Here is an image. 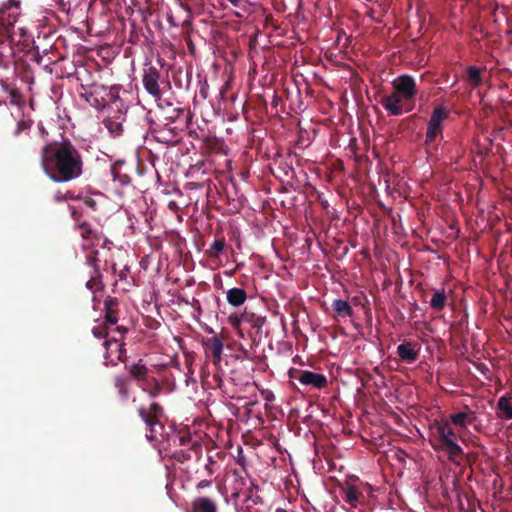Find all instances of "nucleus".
I'll use <instances>...</instances> for the list:
<instances>
[{"label":"nucleus","instance_id":"f3484780","mask_svg":"<svg viewBox=\"0 0 512 512\" xmlns=\"http://www.w3.org/2000/svg\"><path fill=\"white\" fill-rule=\"evenodd\" d=\"M111 175L115 182H118L121 186H127L131 183V177L128 172L126 162L123 160L116 161L110 169Z\"/></svg>","mask_w":512,"mask_h":512},{"label":"nucleus","instance_id":"7c9ffc66","mask_svg":"<svg viewBox=\"0 0 512 512\" xmlns=\"http://www.w3.org/2000/svg\"><path fill=\"white\" fill-rule=\"evenodd\" d=\"M468 79L473 87H479L482 84L480 69L475 66H469L467 69Z\"/></svg>","mask_w":512,"mask_h":512},{"label":"nucleus","instance_id":"4468645a","mask_svg":"<svg viewBox=\"0 0 512 512\" xmlns=\"http://www.w3.org/2000/svg\"><path fill=\"white\" fill-rule=\"evenodd\" d=\"M433 433L435 437H437L439 444L437 446H443L448 441L455 440L456 434L452 427L450 426V423L445 422H436L432 426Z\"/></svg>","mask_w":512,"mask_h":512},{"label":"nucleus","instance_id":"72a5a7b5","mask_svg":"<svg viewBox=\"0 0 512 512\" xmlns=\"http://www.w3.org/2000/svg\"><path fill=\"white\" fill-rule=\"evenodd\" d=\"M29 127H30V124L27 121H25V120L19 121L16 125L14 135H19L22 131L28 129Z\"/></svg>","mask_w":512,"mask_h":512},{"label":"nucleus","instance_id":"aec40b11","mask_svg":"<svg viewBox=\"0 0 512 512\" xmlns=\"http://www.w3.org/2000/svg\"><path fill=\"white\" fill-rule=\"evenodd\" d=\"M118 300L116 298L107 297L104 301L105 321L106 325H115L118 322L117 312Z\"/></svg>","mask_w":512,"mask_h":512},{"label":"nucleus","instance_id":"c03bdc74","mask_svg":"<svg viewBox=\"0 0 512 512\" xmlns=\"http://www.w3.org/2000/svg\"><path fill=\"white\" fill-rule=\"evenodd\" d=\"M233 5L237 6L240 0H229Z\"/></svg>","mask_w":512,"mask_h":512},{"label":"nucleus","instance_id":"c9c22d12","mask_svg":"<svg viewBox=\"0 0 512 512\" xmlns=\"http://www.w3.org/2000/svg\"><path fill=\"white\" fill-rule=\"evenodd\" d=\"M179 444L185 446L191 442V437L189 435H180L178 436Z\"/></svg>","mask_w":512,"mask_h":512},{"label":"nucleus","instance_id":"c85d7f7f","mask_svg":"<svg viewBox=\"0 0 512 512\" xmlns=\"http://www.w3.org/2000/svg\"><path fill=\"white\" fill-rule=\"evenodd\" d=\"M225 245H226V241L223 237L216 239L211 244L210 248L207 250L206 253L210 258H218L220 256V254L223 252Z\"/></svg>","mask_w":512,"mask_h":512},{"label":"nucleus","instance_id":"b1692460","mask_svg":"<svg viewBox=\"0 0 512 512\" xmlns=\"http://www.w3.org/2000/svg\"><path fill=\"white\" fill-rule=\"evenodd\" d=\"M497 416L503 420H512V402L509 397L501 396L498 399Z\"/></svg>","mask_w":512,"mask_h":512},{"label":"nucleus","instance_id":"4be33fe9","mask_svg":"<svg viewBox=\"0 0 512 512\" xmlns=\"http://www.w3.org/2000/svg\"><path fill=\"white\" fill-rule=\"evenodd\" d=\"M118 115L115 117H108L103 121L104 126L113 136H118L122 133V121L124 120L122 108L117 111Z\"/></svg>","mask_w":512,"mask_h":512},{"label":"nucleus","instance_id":"423d86ee","mask_svg":"<svg viewBox=\"0 0 512 512\" xmlns=\"http://www.w3.org/2000/svg\"><path fill=\"white\" fill-rule=\"evenodd\" d=\"M449 110L443 106L434 108L427 124L425 143L430 145L435 142L438 137H442L443 122L448 118Z\"/></svg>","mask_w":512,"mask_h":512},{"label":"nucleus","instance_id":"0eeeda50","mask_svg":"<svg viewBox=\"0 0 512 512\" xmlns=\"http://www.w3.org/2000/svg\"><path fill=\"white\" fill-rule=\"evenodd\" d=\"M160 72L155 66H148L144 69L142 83L149 95H151L156 101L162 98V92L160 89Z\"/></svg>","mask_w":512,"mask_h":512},{"label":"nucleus","instance_id":"c756f323","mask_svg":"<svg viewBox=\"0 0 512 512\" xmlns=\"http://www.w3.org/2000/svg\"><path fill=\"white\" fill-rule=\"evenodd\" d=\"M344 493L345 501L348 502L351 506H355L361 496V492L353 485H349L345 489Z\"/></svg>","mask_w":512,"mask_h":512},{"label":"nucleus","instance_id":"bb28decb","mask_svg":"<svg viewBox=\"0 0 512 512\" xmlns=\"http://www.w3.org/2000/svg\"><path fill=\"white\" fill-rule=\"evenodd\" d=\"M332 308L339 317H350L353 315L352 306L345 300L336 299L332 303Z\"/></svg>","mask_w":512,"mask_h":512},{"label":"nucleus","instance_id":"20e7f679","mask_svg":"<svg viewBox=\"0 0 512 512\" xmlns=\"http://www.w3.org/2000/svg\"><path fill=\"white\" fill-rule=\"evenodd\" d=\"M137 413L149 430L147 438L149 440L156 439L157 434L160 433L159 430L162 431L164 429L161 422L165 415L163 407L157 402H152L147 408L143 406L138 407Z\"/></svg>","mask_w":512,"mask_h":512},{"label":"nucleus","instance_id":"58836bf2","mask_svg":"<svg viewBox=\"0 0 512 512\" xmlns=\"http://www.w3.org/2000/svg\"><path fill=\"white\" fill-rule=\"evenodd\" d=\"M253 317H254L253 314H248L246 312L242 314V320L244 322H251V323H253V320H254Z\"/></svg>","mask_w":512,"mask_h":512},{"label":"nucleus","instance_id":"a19ab883","mask_svg":"<svg viewBox=\"0 0 512 512\" xmlns=\"http://www.w3.org/2000/svg\"><path fill=\"white\" fill-rule=\"evenodd\" d=\"M86 204L92 208H94L95 206V201L91 198H89L88 200H86Z\"/></svg>","mask_w":512,"mask_h":512},{"label":"nucleus","instance_id":"a878e982","mask_svg":"<svg viewBox=\"0 0 512 512\" xmlns=\"http://www.w3.org/2000/svg\"><path fill=\"white\" fill-rule=\"evenodd\" d=\"M113 383L121 400L126 401L129 397L130 380L121 376H116Z\"/></svg>","mask_w":512,"mask_h":512},{"label":"nucleus","instance_id":"dca6fc26","mask_svg":"<svg viewBox=\"0 0 512 512\" xmlns=\"http://www.w3.org/2000/svg\"><path fill=\"white\" fill-rule=\"evenodd\" d=\"M191 512H218L217 501L209 496H197L191 502Z\"/></svg>","mask_w":512,"mask_h":512},{"label":"nucleus","instance_id":"a211bd4d","mask_svg":"<svg viewBox=\"0 0 512 512\" xmlns=\"http://www.w3.org/2000/svg\"><path fill=\"white\" fill-rule=\"evenodd\" d=\"M435 448L445 452L448 459L455 464H460L463 460L464 452L460 445L457 444L456 439L448 441L443 446H436Z\"/></svg>","mask_w":512,"mask_h":512},{"label":"nucleus","instance_id":"5701e85b","mask_svg":"<svg viewBox=\"0 0 512 512\" xmlns=\"http://www.w3.org/2000/svg\"><path fill=\"white\" fill-rule=\"evenodd\" d=\"M141 388L152 399L157 398L163 390L160 381L153 376H149L147 380L141 384Z\"/></svg>","mask_w":512,"mask_h":512},{"label":"nucleus","instance_id":"f257e3e1","mask_svg":"<svg viewBox=\"0 0 512 512\" xmlns=\"http://www.w3.org/2000/svg\"><path fill=\"white\" fill-rule=\"evenodd\" d=\"M45 174L55 183L78 179L84 171L83 155L69 139L50 141L40 151Z\"/></svg>","mask_w":512,"mask_h":512},{"label":"nucleus","instance_id":"f03ea898","mask_svg":"<svg viewBox=\"0 0 512 512\" xmlns=\"http://www.w3.org/2000/svg\"><path fill=\"white\" fill-rule=\"evenodd\" d=\"M20 16V3L16 0H0V67H6L4 50L11 51L6 45L14 41L15 23Z\"/></svg>","mask_w":512,"mask_h":512},{"label":"nucleus","instance_id":"49530a36","mask_svg":"<svg viewBox=\"0 0 512 512\" xmlns=\"http://www.w3.org/2000/svg\"><path fill=\"white\" fill-rule=\"evenodd\" d=\"M18 30L20 31L21 34L24 33V29L23 28H18Z\"/></svg>","mask_w":512,"mask_h":512},{"label":"nucleus","instance_id":"09e8293b","mask_svg":"<svg viewBox=\"0 0 512 512\" xmlns=\"http://www.w3.org/2000/svg\"><path fill=\"white\" fill-rule=\"evenodd\" d=\"M209 463H214V461L212 460V457H209Z\"/></svg>","mask_w":512,"mask_h":512},{"label":"nucleus","instance_id":"7ed1b4c3","mask_svg":"<svg viewBox=\"0 0 512 512\" xmlns=\"http://www.w3.org/2000/svg\"><path fill=\"white\" fill-rule=\"evenodd\" d=\"M81 90V97L96 109L111 108L120 111L124 106L117 87L108 88L102 84L91 83L81 84Z\"/></svg>","mask_w":512,"mask_h":512},{"label":"nucleus","instance_id":"6ab92c4d","mask_svg":"<svg viewBox=\"0 0 512 512\" xmlns=\"http://www.w3.org/2000/svg\"><path fill=\"white\" fill-rule=\"evenodd\" d=\"M206 351L212 355V361L215 366H218L221 362V356L223 352V342L217 337L213 336L205 342Z\"/></svg>","mask_w":512,"mask_h":512},{"label":"nucleus","instance_id":"473e14b6","mask_svg":"<svg viewBox=\"0 0 512 512\" xmlns=\"http://www.w3.org/2000/svg\"><path fill=\"white\" fill-rule=\"evenodd\" d=\"M80 233L81 236L87 240H93L94 238H97L95 231H93L87 224H82L80 226Z\"/></svg>","mask_w":512,"mask_h":512},{"label":"nucleus","instance_id":"6e6552de","mask_svg":"<svg viewBox=\"0 0 512 512\" xmlns=\"http://www.w3.org/2000/svg\"><path fill=\"white\" fill-rule=\"evenodd\" d=\"M394 90L400 92L404 96L405 101L415 98L418 93L415 79L407 74L400 75L392 82Z\"/></svg>","mask_w":512,"mask_h":512},{"label":"nucleus","instance_id":"79ce46f5","mask_svg":"<svg viewBox=\"0 0 512 512\" xmlns=\"http://www.w3.org/2000/svg\"><path fill=\"white\" fill-rule=\"evenodd\" d=\"M112 333H116L115 330H112ZM108 338H117L116 335H111V331L109 330V334H108V337L106 338V340Z\"/></svg>","mask_w":512,"mask_h":512},{"label":"nucleus","instance_id":"f8f14e48","mask_svg":"<svg viewBox=\"0 0 512 512\" xmlns=\"http://www.w3.org/2000/svg\"><path fill=\"white\" fill-rule=\"evenodd\" d=\"M404 100V96L394 90L390 95L383 96L380 100V104L393 116H400L404 113L401 103Z\"/></svg>","mask_w":512,"mask_h":512},{"label":"nucleus","instance_id":"393cba45","mask_svg":"<svg viewBox=\"0 0 512 512\" xmlns=\"http://www.w3.org/2000/svg\"><path fill=\"white\" fill-rule=\"evenodd\" d=\"M226 298L230 305L239 307L246 301L247 293L244 289L235 287L227 291Z\"/></svg>","mask_w":512,"mask_h":512},{"label":"nucleus","instance_id":"ddd939ff","mask_svg":"<svg viewBox=\"0 0 512 512\" xmlns=\"http://www.w3.org/2000/svg\"><path fill=\"white\" fill-rule=\"evenodd\" d=\"M420 346L411 341H404L397 347V355L399 358L408 363H414L419 357Z\"/></svg>","mask_w":512,"mask_h":512},{"label":"nucleus","instance_id":"a18cd8bd","mask_svg":"<svg viewBox=\"0 0 512 512\" xmlns=\"http://www.w3.org/2000/svg\"><path fill=\"white\" fill-rule=\"evenodd\" d=\"M206 469L209 471L210 474L212 473L209 464L206 465Z\"/></svg>","mask_w":512,"mask_h":512},{"label":"nucleus","instance_id":"9d476101","mask_svg":"<svg viewBox=\"0 0 512 512\" xmlns=\"http://www.w3.org/2000/svg\"><path fill=\"white\" fill-rule=\"evenodd\" d=\"M86 263L93 268V272L90 275V279L86 282V287L89 290L97 291L102 288L101 284V272L99 268L98 251L92 250L86 255Z\"/></svg>","mask_w":512,"mask_h":512},{"label":"nucleus","instance_id":"4c0bfd02","mask_svg":"<svg viewBox=\"0 0 512 512\" xmlns=\"http://www.w3.org/2000/svg\"><path fill=\"white\" fill-rule=\"evenodd\" d=\"M211 485V481L210 480H201L197 485H196V488L197 489H203L205 487H208Z\"/></svg>","mask_w":512,"mask_h":512},{"label":"nucleus","instance_id":"f704fd0d","mask_svg":"<svg viewBox=\"0 0 512 512\" xmlns=\"http://www.w3.org/2000/svg\"><path fill=\"white\" fill-rule=\"evenodd\" d=\"M242 315L239 317L237 315H231L229 317V322L230 324L235 327V328H238L240 326V323L242 322Z\"/></svg>","mask_w":512,"mask_h":512},{"label":"nucleus","instance_id":"de8ad7c7","mask_svg":"<svg viewBox=\"0 0 512 512\" xmlns=\"http://www.w3.org/2000/svg\"><path fill=\"white\" fill-rule=\"evenodd\" d=\"M40 130H41L42 133H46L45 129L43 127H41Z\"/></svg>","mask_w":512,"mask_h":512},{"label":"nucleus","instance_id":"2eb2a0df","mask_svg":"<svg viewBox=\"0 0 512 512\" xmlns=\"http://www.w3.org/2000/svg\"><path fill=\"white\" fill-rule=\"evenodd\" d=\"M201 451L202 445L199 442L194 441L190 444L188 448L174 450L172 453V458L179 463H185L190 461L193 458V456L198 458L200 456Z\"/></svg>","mask_w":512,"mask_h":512},{"label":"nucleus","instance_id":"2f4dec72","mask_svg":"<svg viewBox=\"0 0 512 512\" xmlns=\"http://www.w3.org/2000/svg\"><path fill=\"white\" fill-rule=\"evenodd\" d=\"M92 334L94 337L98 339H105L108 337L109 334V326L101 323L95 327L92 328Z\"/></svg>","mask_w":512,"mask_h":512},{"label":"nucleus","instance_id":"39448f33","mask_svg":"<svg viewBox=\"0 0 512 512\" xmlns=\"http://www.w3.org/2000/svg\"><path fill=\"white\" fill-rule=\"evenodd\" d=\"M115 332L120 335V338H108L103 342L105 348L104 358L107 363H110L112 366L117 365L119 361L124 362L126 360V348L122 340L124 334L127 332V328L117 326Z\"/></svg>","mask_w":512,"mask_h":512},{"label":"nucleus","instance_id":"9b49d317","mask_svg":"<svg viewBox=\"0 0 512 512\" xmlns=\"http://www.w3.org/2000/svg\"><path fill=\"white\" fill-rule=\"evenodd\" d=\"M295 378L303 385L316 389H323L327 386V378L324 374L315 373L308 370H300L296 372Z\"/></svg>","mask_w":512,"mask_h":512},{"label":"nucleus","instance_id":"37998d69","mask_svg":"<svg viewBox=\"0 0 512 512\" xmlns=\"http://www.w3.org/2000/svg\"><path fill=\"white\" fill-rule=\"evenodd\" d=\"M275 512H288V511L284 508H277Z\"/></svg>","mask_w":512,"mask_h":512},{"label":"nucleus","instance_id":"cd10ccee","mask_svg":"<svg viewBox=\"0 0 512 512\" xmlns=\"http://www.w3.org/2000/svg\"><path fill=\"white\" fill-rule=\"evenodd\" d=\"M446 293L445 290H435L432 298L430 299V307L435 311H442L444 307L446 306Z\"/></svg>","mask_w":512,"mask_h":512},{"label":"nucleus","instance_id":"e433bc0d","mask_svg":"<svg viewBox=\"0 0 512 512\" xmlns=\"http://www.w3.org/2000/svg\"><path fill=\"white\" fill-rule=\"evenodd\" d=\"M265 322V319L262 318V317H256L254 320H253V323H252V326L255 327V328H258L260 329L263 324Z\"/></svg>","mask_w":512,"mask_h":512},{"label":"nucleus","instance_id":"412c9836","mask_svg":"<svg viewBox=\"0 0 512 512\" xmlns=\"http://www.w3.org/2000/svg\"><path fill=\"white\" fill-rule=\"evenodd\" d=\"M129 374L141 385L144 383L149 375L148 367L143 363V360H139L137 363L127 367Z\"/></svg>","mask_w":512,"mask_h":512},{"label":"nucleus","instance_id":"1a4fd4ad","mask_svg":"<svg viewBox=\"0 0 512 512\" xmlns=\"http://www.w3.org/2000/svg\"><path fill=\"white\" fill-rule=\"evenodd\" d=\"M449 419L454 426L460 429H466L469 425H473L478 430L476 425L478 421L477 414L468 405H465L461 411L452 413Z\"/></svg>","mask_w":512,"mask_h":512},{"label":"nucleus","instance_id":"ea45409f","mask_svg":"<svg viewBox=\"0 0 512 512\" xmlns=\"http://www.w3.org/2000/svg\"><path fill=\"white\" fill-rule=\"evenodd\" d=\"M10 96H11V98L15 99V98H18L20 96V94L17 89H12L10 91Z\"/></svg>","mask_w":512,"mask_h":512}]
</instances>
